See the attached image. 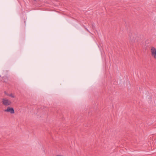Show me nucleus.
I'll list each match as a JSON object with an SVG mask.
<instances>
[{"label":"nucleus","mask_w":156,"mask_h":156,"mask_svg":"<svg viewBox=\"0 0 156 156\" xmlns=\"http://www.w3.org/2000/svg\"><path fill=\"white\" fill-rule=\"evenodd\" d=\"M2 103L5 106H7L10 105L12 103L10 100L6 98H4L2 99Z\"/></svg>","instance_id":"nucleus-1"},{"label":"nucleus","mask_w":156,"mask_h":156,"mask_svg":"<svg viewBox=\"0 0 156 156\" xmlns=\"http://www.w3.org/2000/svg\"><path fill=\"white\" fill-rule=\"evenodd\" d=\"M151 55L152 57L156 59V48L152 47L151 49Z\"/></svg>","instance_id":"nucleus-2"},{"label":"nucleus","mask_w":156,"mask_h":156,"mask_svg":"<svg viewBox=\"0 0 156 156\" xmlns=\"http://www.w3.org/2000/svg\"><path fill=\"white\" fill-rule=\"evenodd\" d=\"M4 112H9L11 114H14L15 112L14 109L12 108L8 107L6 109L4 110Z\"/></svg>","instance_id":"nucleus-3"},{"label":"nucleus","mask_w":156,"mask_h":156,"mask_svg":"<svg viewBox=\"0 0 156 156\" xmlns=\"http://www.w3.org/2000/svg\"><path fill=\"white\" fill-rule=\"evenodd\" d=\"M130 41L132 43H133L136 41V37L132 35L130 36Z\"/></svg>","instance_id":"nucleus-4"},{"label":"nucleus","mask_w":156,"mask_h":156,"mask_svg":"<svg viewBox=\"0 0 156 156\" xmlns=\"http://www.w3.org/2000/svg\"><path fill=\"white\" fill-rule=\"evenodd\" d=\"M9 96L12 98H15V96L12 94H10L9 95Z\"/></svg>","instance_id":"nucleus-5"}]
</instances>
